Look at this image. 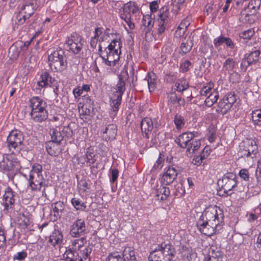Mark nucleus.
Listing matches in <instances>:
<instances>
[{
  "mask_svg": "<svg viewBox=\"0 0 261 261\" xmlns=\"http://www.w3.org/2000/svg\"><path fill=\"white\" fill-rule=\"evenodd\" d=\"M222 211L216 206H210L202 213L196 223L198 230L207 236L213 235L219 227L223 224Z\"/></svg>",
  "mask_w": 261,
  "mask_h": 261,
  "instance_id": "nucleus-1",
  "label": "nucleus"
},
{
  "mask_svg": "<svg viewBox=\"0 0 261 261\" xmlns=\"http://www.w3.org/2000/svg\"><path fill=\"white\" fill-rule=\"evenodd\" d=\"M122 43L119 40H113L105 48L104 51L102 50V46L98 45V59L101 58L103 62L107 66L110 67L115 66L118 62L121 54Z\"/></svg>",
  "mask_w": 261,
  "mask_h": 261,
  "instance_id": "nucleus-2",
  "label": "nucleus"
},
{
  "mask_svg": "<svg viewBox=\"0 0 261 261\" xmlns=\"http://www.w3.org/2000/svg\"><path fill=\"white\" fill-rule=\"evenodd\" d=\"M197 135L198 133L194 132L183 133L175 140V142L181 148H187V152L189 153H194L201 145L200 140L194 139Z\"/></svg>",
  "mask_w": 261,
  "mask_h": 261,
  "instance_id": "nucleus-3",
  "label": "nucleus"
},
{
  "mask_svg": "<svg viewBox=\"0 0 261 261\" xmlns=\"http://www.w3.org/2000/svg\"><path fill=\"white\" fill-rule=\"evenodd\" d=\"M28 189L32 191H40L45 186V179L43 175V169L41 165L35 163L33 165L29 172Z\"/></svg>",
  "mask_w": 261,
  "mask_h": 261,
  "instance_id": "nucleus-4",
  "label": "nucleus"
},
{
  "mask_svg": "<svg viewBox=\"0 0 261 261\" xmlns=\"http://www.w3.org/2000/svg\"><path fill=\"white\" fill-rule=\"evenodd\" d=\"M49 66L54 72H61L67 67L65 51L59 48L51 51L48 57Z\"/></svg>",
  "mask_w": 261,
  "mask_h": 261,
  "instance_id": "nucleus-5",
  "label": "nucleus"
},
{
  "mask_svg": "<svg viewBox=\"0 0 261 261\" xmlns=\"http://www.w3.org/2000/svg\"><path fill=\"white\" fill-rule=\"evenodd\" d=\"M174 249L170 244H162L152 251L149 256V261H171L175 256Z\"/></svg>",
  "mask_w": 261,
  "mask_h": 261,
  "instance_id": "nucleus-6",
  "label": "nucleus"
},
{
  "mask_svg": "<svg viewBox=\"0 0 261 261\" xmlns=\"http://www.w3.org/2000/svg\"><path fill=\"white\" fill-rule=\"evenodd\" d=\"M39 6L37 0H29L25 2L16 16V23L18 25L24 24L26 20L34 13Z\"/></svg>",
  "mask_w": 261,
  "mask_h": 261,
  "instance_id": "nucleus-7",
  "label": "nucleus"
},
{
  "mask_svg": "<svg viewBox=\"0 0 261 261\" xmlns=\"http://www.w3.org/2000/svg\"><path fill=\"white\" fill-rule=\"evenodd\" d=\"M24 138L22 132L15 129L12 130L7 137L8 147L13 153H18L21 150Z\"/></svg>",
  "mask_w": 261,
  "mask_h": 261,
  "instance_id": "nucleus-8",
  "label": "nucleus"
},
{
  "mask_svg": "<svg viewBox=\"0 0 261 261\" xmlns=\"http://www.w3.org/2000/svg\"><path fill=\"white\" fill-rule=\"evenodd\" d=\"M91 248H85L79 252L72 248L67 250L64 254L66 261H90Z\"/></svg>",
  "mask_w": 261,
  "mask_h": 261,
  "instance_id": "nucleus-9",
  "label": "nucleus"
},
{
  "mask_svg": "<svg viewBox=\"0 0 261 261\" xmlns=\"http://www.w3.org/2000/svg\"><path fill=\"white\" fill-rule=\"evenodd\" d=\"M84 43L85 41L81 35L76 33H73L67 38L65 45L69 51L77 55L82 51Z\"/></svg>",
  "mask_w": 261,
  "mask_h": 261,
  "instance_id": "nucleus-10",
  "label": "nucleus"
},
{
  "mask_svg": "<svg viewBox=\"0 0 261 261\" xmlns=\"http://www.w3.org/2000/svg\"><path fill=\"white\" fill-rule=\"evenodd\" d=\"M178 171L175 165H169L164 169L163 174L161 175L160 182L162 185H170L176 179Z\"/></svg>",
  "mask_w": 261,
  "mask_h": 261,
  "instance_id": "nucleus-11",
  "label": "nucleus"
},
{
  "mask_svg": "<svg viewBox=\"0 0 261 261\" xmlns=\"http://www.w3.org/2000/svg\"><path fill=\"white\" fill-rule=\"evenodd\" d=\"M72 131L68 126L58 127L50 130L51 141L61 143L64 137H69Z\"/></svg>",
  "mask_w": 261,
  "mask_h": 261,
  "instance_id": "nucleus-12",
  "label": "nucleus"
},
{
  "mask_svg": "<svg viewBox=\"0 0 261 261\" xmlns=\"http://www.w3.org/2000/svg\"><path fill=\"white\" fill-rule=\"evenodd\" d=\"M86 229L85 221L82 219H79L70 226V234L73 237H79L84 233Z\"/></svg>",
  "mask_w": 261,
  "mask_h": 261,
  "instance_id": "nucleus-13",
  "label": "nucleus"
},
{
  "mask_svg": "<svg viewBox=\"0 0 261 261\" xmlns=\"http://www.w3.org/2000/svg\"><path fill=\"white\" fill-rule=\"evenodd\" d=\"M238 47L234 42L229 39V67L235 68L239 62Z\"/></svg>",
  "mask_w": 261,
  "mask_h": 261,
  "instance_id": "nucleus-14",
  "label": "nucleus"
},
{
  "mask_svg": "<svg viewBox=\"0 0 261 261\" xmlns=\"http://www.w3.org/2000/svg\"><path fill=\"white\" fill-rule=\"evenodd\" d=\"M15 193L10 187H7L3 195V203L5 206V210H8L9 208H13L14 205L15 199Z\"/></svg>",
  "mask_w": 261,
  "mask_h": 261,
  "instance_id": "nucleus-15",
  "label": "nucleus"
},
{
  "mask_svg": "<svg viewBox=\"0 0 261 261\" xmlns=\"http://www.w3.org/2000/svg\"><path fill=\"white\" fill-rule=\"evenodd\" d=\"M228 175L225 174L222 178L218 180L217 194L221 197H226L228 195Z\"/></svg>",
  "mask_w": 261,
  "mask_h": 261,
  "instance_id": "nucleus-16",
  "label": "nucleus"
},
{
  "mask_svg": "<svg viewBox=\"0 0 261 261\" xmlns=\"http://www.w3.org/2000/svg\"><path fill=\"white\" fill-rule=\"evenodd\" d=\"M47 103L42 99L38 96H34L29 100V107L31 109V112L47 108Z\"/></svg>",
  "mask_w": 261,
  "mask_h": 261,
  "instance_id": "nucleus-17",
  "label": "nucleus"
},
{
  "mask_svg": "<svg viewBox=\"0 0 261 261\" xmlns=\"http://www.w3.org/2000/svg\"><path fill=\"white\" fill-rule=\"evenodd\" d=\"M31 119L35 122H42L48 118V112L46 108L30 112Z\"/></svg>",
  "mask_w": 261,
  "mask_h": 261,
  "instance_id": "nucleus-18",
  "label": "nucleus"
},
{
  "mask_svg": "<svg viewBox=\"0 0 261 261\" xmlns=\"http://www.w3.org/2000/svg\"><path fill=\"white\" fill-rule=\"evenodd\" d=\"M46 149L49 154L51 156H57L61 152L60 143L51 141L45 143Z\"/></svg>",
  "mask_w": 261,
  "mask_h": 261,
  "instance_id": "nucleus-19",
  "label": "nucleus"
},
{
  "mask_svg": "<svg viewBox=\"0 0 261 261\" xmlns=\"http://www.w3.org/2000/svg\"><path fill=\"white\" fill-rule=\"evenodd\" d=\"M8 167L7 171H12L13 173H16L19 171L21 166L19 161L12 155L7 157Z\"/></svg>",
  "mask_w": 261,
  "mask_h": 261,
  "instance_id": "nucleus-20",
  "label": "nucleus"
},
{
  "mask_svg": "<svg viewBox=\"0 0 261 261\" xmlns=\"http://www.w3.org/2000/svg\"><path fill=\"white\" fill-rule=\"evenodd\" d=\"M141 129L143 133L145 135V137L149 138L148 134L153 128L152 120L149 118H144L140 123Z\"/></svg>",
  "mask_w": 261,
  "mask_h": 261,
  "instance_id": "nucleus-21",
  "label": "nucleus"
},
{
  "mask_svg": "<svg viewBox=\"0 0 261 261\" xmlns=\"http://www.w3.org/2000/svg\"><path fill=\"white\" fill-rule=\"evenodd\" d=\"M128 78L127 73H122L119 76V81L116 85L117 95L122 96L125 90V82Z\"/></svg>",
  "mask_w": 261,
  "mask_h": 261,
  "instance_id": "nucleus-22",
  "label": "nucleus"
},
{
  "mask_svg": "<svg viewBox=\"0 0 261 261\" xmlns=\"http://www.w3.org/2000/svg\"><path fill=\"white\" fill-rule=\"evenodd\" d=\"M53 210L51 212V215H53L55 218L54 220L58 218L61 217L63 211L65 208V205L63 202L59 201L52 204Z\"/></svg>",
  "mask_w": 261,
  "mask_h": 261,
  "instance_id": "nucleus-23",
  "label": "nucleus"
},
{
  "mask_svg": "<svg viewBox=\"0 0 261 261\" xmlns=\"http://www.w3.org/2000/svg\"><path fill=\"white\" fill-rule=\"evenodd\" d=\"M40 77L41 80L38 82V85L41 87L51 86L55 81V79L47 71L42 72Z\"/></svg>",
  "mask_w": 261,
  "mask_h": 261,
  "instance_id": "nucleus-24",
  "label": "nucleus"
},
{
  "mask_svg": "<svg viewBox=\"0 0 261 261\" xmlns=\"http://www.w3.org/2000/svg\"><path fill=\"white\" fill-rule=\"evenodd\" d=\"M63 240V235L59 230H55L50 236L49 242H50L54 247H60Z\"/></svg>",
  "mask_w": 261,
  "mask_h": 261,
  "instance_id": "nucleus-25",
  "label": "nucleus"
},
{
  "mask_svg": "<svg viewBox=\"0 0 261 261\" xmlns=\"http://www.w3.org/2000/svg\"><path fill=\"white\" fill-rule=\"evenodd\" d=\"M142 22L141 29L144 30L146 34L150 33L153 27L154 23V20L150 15H144Z\"/></svg>",
  "mask_w": 261,
  "mask_h": 261,
  "instance_id": "nucleus-26",
  "label": "nucleus"
},
{
  "mask_svg": "<svg viewBox=\"0 0 261 261\" xmlns=\"http://www.w3.org/2000/svg\"><path fill=\"white\" fill-rule=\"evenodd\" d=\"M260 51L258 49H254L245 55V61L248 65L256 63L259 60Z\"/></svg>",
  "mask_w": 261,
  "mask_h": 261,
  "instance_id": "nucleus-27",
  "label": "nucleus"
},
{
  "mask_svg": "<svg viewBox=\"0 0 261 261\" xmlns=\"http://www.w3.org/2000/svg\"><path fill=\"white\" fill-rule=\"evenodd\" d=\"M122 257L124 261H137L136 252L133 247H126L122 253Z\"/></svg>",
  "mask_w": 261,
  "mask_h": 261,
  "instance_id": "nucleus-28",
  "label": "nucleus"
},
{
  "mask_svg": "<svg viewBox=\"0 0 261 261\" xmlns=\"http://www.w3.org/2000/svg\"><path fill=\"white\" fill-rule=\"evenodd\" d=\"M228 96L225 95L224 98L218 103V108L216 109L217 112L221 115H224L228 111Z\"/></svg>",
  "mask_w": 261,
  "mask_h": 261,
  "instance_id": "nucleus-29",
  "label": "nucleus"
},
{
  "mask_svg": "<svg viewBox=\"0 0 261 261\" xmlns=\"http://www.w3.org/2000/svg\"><path fill=\"white\" fill-rule=\"evenodd\" d=\"M146 79L147 81L149 91L150 92H152L155 89L156 87V75L152 72H149L147 74V76L145 79Z\"/></svg>",
  "mask_w": 261,
  "mask_h": 261,
  "instance_id": "nucleus-30",
  "label": "nucleus"
},
{
  "mask_svg": "<svg viewBox=\"0 0 261 261\" xmlns=\"http://www.w3.org/2000/svg\"><path fill=\"white\" fill-rule=\"evenodd\" d=\"M102 131L103 134L107 135L106 139L110 140L115 138L117 133V126L114 124H109Z\"/></svg>",
  "mask_w": 261,
  "mask_h": 261,
  "instance_id": "nucleus-31",
  "label": "nucleus"
},
{
  "mask_svg": "<svg viewBox=\"0 0 261 261\" xmlns=\"http://www.w3.org/2000/svg\"><path fill=\"white\" fill-rule=\"evenodd\" d=\"M123 11L131 15V14H135L139 13V9L135 2H129L124 5Z\"/></svg>",
  "mask_w": 261,
  "mask_h": 261,
  "instance_id": "nucleus-32",
  "label": "nucleus"
},
{
  "mask_svg": "<svg viewBox=\"0 0 261 261\" xmlns=\"http://www.w3.org/2000/svg\"><path fill=\"white\" fill-rule=\"evenodd\" d=\"M219 94L217 91L213 89V92H211L205 99V105L208 107H212L218 100Z\"/></svg>",
  "mask_w": 261,
  "mask_h": 261,
  "instance_id": "nucleus-33",
  "label": "nucleus"
},
{
  "mask_svg": "<svg viewBox=\"0 0 261 261\" xmlns=\"http://www.w3.org/2000/svg\"><path fill=\"white\" fill-rule=\"evenodd\" d=\"M86 242V239L84 237L74 240L72 241V249L80 252L81 250L84 249L85 248H89V247H85L84 244Z\"/></svg>",
  "mask_w": 261,
  "mask_h": 261,
  "instance_id": "nucleus-34",
  "label": "nucleus"
},
{
  "mask_svg": "<svg viewBox=\"0 0 261 261\" xmlns=\"http://www.w3.org/2000/svg\"><path fill=\"white\" fill-rule=\"evenodd\" d=\"M184 261H192L196 257V253L191 248H183L181 252Z\"/></svg>",
  "mask_w": 261,
  "mask_h": 261,
  "instance_id": "nucleus-35",
  "label": "nucleus"
},
{
  "mask_svg": "<svg viewBox=\"0 0 261 261\" xmlns=\"http://www.w3.org/2000/svg\"><path fill=\"white\" fill-rule=\"evenodd\" d=\"M261 5V0H251L245 8L250 11V15H254Z\"/></svg>",
  "mask_w": 261,
  "mask_h": 261,
  "instance_id": "nucleus-36",
  "label": "nucleus"
},
{
  "mask_svg": "<svg viewBox=\"0 0 261 261\" xmlns=\"http://www.w3.org/2000/svg\"><path fill=\"white\" fill-rule=\"evenodd\" d=\"M252 120L253 124L261 128V109H257L252 111L251 113Z\"/></svg>",
  "mask_w": 261,
  "mask_h": 261,
  "instance_id": "nucleus-37",
  "label": "nucleus"
},
{
  "mask_svg": "<svg viewBox=\"0 0 261 261\" xmlns=\"http://www.w3.org/2000/svg\"><path fill=\"white\" fill-rule=\"evenodd\" d=\"M170 193L169 188L165 187L164 185L160 187L156 190V196H159L160 195H162L161 199L162 200H166L169 197Z\"/></svg>",
  "mask_w": 261,
  "mask_h": 261,
  "instance_id": "nucleus-38",
  "label": "nucleus"
},
{
  "mask_svg": "<svg viewBox=\"0 0 261 261\" xmlns=\"http://www.w3.org/2000/svg\"><path fill=\"white\" fill-rule=\"evenodd\" d=\"M175 86L178 92H182L189 88V83L186 79H178L175 83Z\"/></svg>",
  "mask_w": 261,
  "mask_h": 261,
  "instance_id": "nucleus-39",
  "label": "nucleus"
},
{
  "mask_svg": "<svg viewBox=\"0 0 261 261\" xmlns=\"http://www.w3.org/2000/svg\"><path fill=\"white\" fill-rule=\"evenodd\" d=\"M71 202L72 205L77 211H85L86 208V205L85 203L78 198L74 197L72 198Z\"/></svg>",
  "mask_w": 261,
  "mask_h": 261,
  "instance_id": "nucleus-40",
  "label": "nucleus"
},
{
  "mask_svg": "<svg viewBox=\"0 0 261 261\" xmlns=\"http://www.w3.org/2000/svg\"><path fill=\"white\" fill-rule=\"evenodd\" d=\"M192 47V41L189 38V39L187 40L186 42H183L181 43L180 48L181 49V51L180 52V54H181V55H184L187 53L189 52Z\"/></svg>",
  "mask_w": 261,
  "mask_h": 261,
  "instance_id": "nucleus-41",
  "label": "nucleus"
},
{
  "mask_svg": "<svg viewBox=\"0 0 261 261\" xmlns=\"http://www.w3.org/2000/svg\"><path fill=\"white\" fill-rule=\"evenodd\" d=\"M174 123L176 128L180 130L182 129L185 125V120L183 116L180 115L176 114L174 118Z\"/></svg>",
  "mask_w": 261,
  "mask_h": 261,
  "instance_id": "nucleus-42",
  "label": "nucleus"
},
{
  "mask_svg": "<svg viewBox=\"0 0 261 261\" xmlns=\"http://www.w3.org/2000/svg\"><path fill=\"white\" fill-rule=\"evenodd\" d=\"M216 132L217 129L214 125H210L209 126L207 137L210 142L213 143L217 139Z\"/></svg>",
  "mask_w": 261,
  "mask_h": 261,
  "instance_id": "nucleus-43",
  "label": "nucleus"
},
{
  "mask_svg": "<svg viewBox=\"0 0 261 261\" xmlns=\"http://www.w3.org/2000/svg\"><path fill=\"white\" fill-rule=\"evenodd\" d=\"M120 17L125 21L130 30L135 28V24L131 21L130 15H128L127 13H125V12L123 11V13L120 14Z\"/></svg>",
  "mask_w": 261,
  "mask_h": 261,
  "instance_id": "nucleus-44",
  "label": "nucleus"
},
{
  "mask_svg": "<svg viewBox=\"0 0 261 261\" xmlns=\"http://www.w3.org/2000/svg\"><path fill=\"white\" fill-rule=\"evenodd\" d=\"M213 84L210 83L202 88L200 94L201 96H207L210 93L213 92Z\"/></svg>",
  "mask_w": 261,
  "mask_h": 261,
  "instance_id": "nucleus-45",
  "label": "nucleus"
},
{
  "mask_svg": "<svg viewBox=\"0 0 261 261\" xmlns=\"http://www.w3.org/2000/svg\"><path fill=\"white\" fill-rule=\"evenodd\" d=\"M204 261H227V257L220 255L219 253L218 255L216 254L215 256L208 254Z\"/></svg>",
  "mask_w": 261,
  "mask_h": 261,
  "instance_id": "nucleus-46",
  "label": "nucleus"
},
{
  "mask_svg": "<svg viewBox=\"0 0 261 261\" xmlns=\"http://www.w3.org/2000/svg\"><path fill=\"white\" fill-rule=\"evenodd\" d=\"M85 156L86 162L89 164V165L91 167H93V165L96 161L95 154L93 152L87 151Z\"/></svg>",
  "mask_w": 261,
  "mask_h": 261,
  "instance_id": "nucleus-47",
  "label": "nucleus"
},
{
  "mask_svg": "<svg viewBox=\"0 0 261 261\" xmlns=\"http://www.w3.org/2000/svg\"><path fill=\"white\" fill-rule=\"evenodd\" d=\"M225 44L227 46H228V38L225 37L223 36H220L214 40V44L215 47H218L223 44Z\"/></svg>",
  "mask_w": 261,
  "mask_h": 261,
  "instance_id": "nucleus-48",
  "label": "nucleus"
},
{
  "mask_svg": "<svg viewBox=\"0 0 261 261\" xmlns=\"http://www.w3.org/2000/svg\"><path fill=\"white\" fill-rule=\"evenodd\" d=\"M186 25L184 24L182 22H181L175 32V37L177 38H180L184 36L186 31Z\"/></svg>",
  "mask_w": 261,
  "mask_h": 261,
  "instance_id": "nucleus-49",
  "label": "nucleus"
},
{
  "mask_svg": "<svg viewBox=\"0 0 261 261\" xmlns=\"http://www.w3.org/2000/svg\"><path fill=\"white\" fill-rule=\"evenodd\" d=\"M122 100V96L120 95H117V98L112 101L111 105L112 108V110L115 113L117 112L118 111L119 106L121 104Z\"/></svg>",
  "mask_w": 261,
  "mask_h": 261,
  "instance_id": "nucleus-50",
  "label": "nucleus"
},
{
  "mask_svg": "<svg viewBox=\"0 0 261 261\" xmlns=\"http://www.w3.org/2000/svg\"><path fill=\"white\" fill-rule=\"evenodd\" d=\"M164 161L165 159L164 155L160 153L157 161L153 165V169L154 170L161 169L164 165Z\"/></svg>",
  "mask_w": 261,
  "mask_h": 261,
  "instance_id": "nucleus-51",
  "label": "nucleus"
},
{
  "mask_svg": "<svg viewBox=\"0 0 261 261\" xmlns=\"http://www.w3.org/2000/svg\"><path fill=\"white\" fill-rule=\"evenodd\" d=\"M253 15H250V11L245 8L241 13V18L243 21L245 22H249L250 17Z\"/></svg>",
  "mask_w": 261,
  "mask_h": 261,
  "instance_id": "nucleus-52",
  "label": "nucleus"
},
{
  "mask_svg": "<svg viewBox=\"0 0 261 261\" xmlns=\"http://www.w3.org/2000/svg\"><path fill=\"white\" fill-rule=\"evenodd\" d=\"M106 261H124L120 255L116 253H110L106 259Z\"/></svg>",
  "mask_w": 261,
  "mask_h": 261,
  "instance_id": "nucleus-53",
  "label": "nucleus"
},
{
  "mask_svg": "<svg viewBox=\"0 0 261 261\" xmlns=\"http://www.w3.org/2000/svg\"><path fill=\"white\" fill-rule=\"evenodd\" d=\"M254 34V31L253 29H249L244 31L241 35V37L245 39H249Z\"/></svg>",
  "mask_w": 261,
  "mask_h": 261,
  "instance_id": "nucleus-54",
  "label": "nucleus"
},
{
  "mask_svg": "<svg viewBox=\"0 0 261 261\" xmlns=\"http://www.w3.org/2000/svg\"><path fill=\"white\" fill-rule=\"evenodd\" d=\"M236 175L232 173H229V186H231V189H229V191L231 190H235V188L237 186V181L236 180Z\"/></svg>",
  "mask_w": 261,
  "mask_h": 261,
  "instance_id": "nucleus-55",
  "label": "nucleus"
},
{
  "mask_svg": "<svg viewBox=\"0 0 261 261\" xmlns=\"http://www.w3.org/2000/svg\"><path fill=\"white\" fill-rule=\"evenodd\" d=\"M9 55L11 56L13 58H16L18 57L19 55V51L17 49L16 46L13 44L9 49Z\"/></svg>",
  "mask_w": 261,
  "mask_h": 261,
  "instance_id": "nucleus-56",
  "label": "nucleus"
},
{
  "mask_svg": "<svg viewBox=\"0 0 261 261\" xmlns=\"http://www.w3.org/2000/svg\"><path fill=\"white\" fill-rule=\"evenodd\" d=\"M191 63L188 60H185L181 62L180 65V69L182 72H185L189 70Z\"/></svg>",
  "mask_w": 261,
  "mask_h": 261,
  "instance_id": "nucleus-57",
  "label": "nucleus"
},
{
  "mask_svg": "<svg viewBox=\"0 0 261 261\" xmlns=\"http://www.w3.org/2000/svg\"><path fill=\"white\" fill-rule=\"evenodd\" d=\"M27 256V253L26 251L23 250L21 252H18L16 253L13 256V259L15 260H23Z\"/></svg>",
  "mask_w": 261,
  "mask_h": 261,
  "instance_id": "nucleus-58",
  "label": "nucleus"
},
{
  "mask_svg": "<svg viewBox=\"0 0 261 261\" xmlns=\"http://www.w3.org/2000/svg\"><path fill=\"white\" fill-rule=\"evenodd\" d=\"M72 160L73 162L76 163L78 165L80 166H83L85 162H86L85 155H81L80 156L74 155Z\"/></svg>",
  "mask_w": 261,
  "mask_h": 261,
  "instance_id": "nucleus-59",
  "label": "nucleus"
},
{
  "mask_svg": "<svg viewBox=\"0 0 261 261\" xmlns=\"http://www.w3.org/2000/svg\"><path fill=\"white\" fill-rule=\"evenodd\" d=\"M239 175L241 178L245 181H248L249 179V174L248 170L242 169L239 172Z\"/></svg>",
  "mask_w": 261,
  "mask_h": 261,
  "instance_id": "nucleus-60",
  "label": "nucleus"
},
{
  "mask_svg": "<svg viewBox=\"0 0 261 261\" xmlns=\"http://www.w3.org/2000/svg\"><path fill=\"white\" fill-rule=\"evenodd\" d=\"M119 171L117 169H111V178L110 181L112 183H114L117 181L118 177Z\"/></svg>",
  "mask_w": 261,
  "mask_h": 261,
  "instance_id": "nucleus-61",
  "label": "nucleus"
},
{
  "mask_svg": "<svg viewBox=\"0 0 261 261\" xmlns=\"http://www.w3.org/2000/svg\"><path fill=\"white\" fill-rule=\"evenodd\" d=\"M240 75L236 72L233 71V73H230L229 77V82L232 83L238 82L239 80Z\"/></svg>",
  "mask_w": 261,
  "mask_h": 261,
  "instance_id": "nucleus-62",
  "label": "nucleus"
},
{
  "mask_svg": "<svg viewBox=\"0 0 261 261\" xmlns=\"http://www.w3.org/2000/svg\"><path fill=\"white\" fill-rule=\"evenodd\" d=\"M168 17V12L166 9L165 11H163V12L161 13L159 15L160 19V22H164V23L166 24V20Z\"/></svg>",
  "mask_w": 261,
  "mask_h": 261,
  "instance_id": "nucleus-63",
  "label": "nucleus"
},
{
  "mask_svg": "<svg viewBox=\"0 0 261 261\" xmlns=\"http://www.w3.org/2000/svg\"><path fill=\"white\" fill-rule=\"evenodd\" d=\"M7 157L6 158H3V159L0 162V170L4 171H7L8 167L7 163Z\"/></svg>",
  "mask_w": 261,
  "mask_h": 261,
  "instance_id": "nucleus-64",
  "label": "nucleus"
}]
</instances>
